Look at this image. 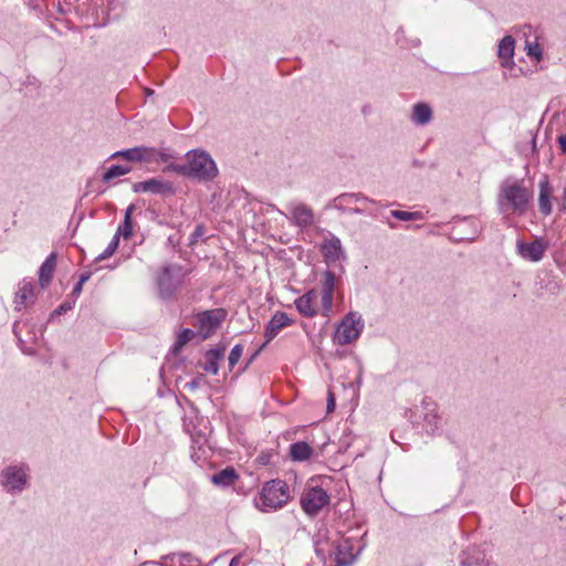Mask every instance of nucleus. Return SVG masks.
I'll return each mask as SVG.
<instances>
[{
  "label": "nucleus",
  "instance_id": "1",
  "mask_svg": "<svg viewBox=\"0 0 566 566\" xmlns=\"http://www.w3.org/2000/svg\"><path fill=\"white\" fill-rule=\"evenodd\" d=\"M532 199L533 191L524 185V180H505L500 186L497 206L501 213L523 216Z\"/></svg>",
  "mask_w": 566,
  "mask_h": 566
},
{
  "label": "nucleus",
  "instance_id": "2",
  "mask_svg": "<svg viewBox=\"0 0 566 566\" xmlns=\"http://www.w3.org/2000/svg\"><path fill=\"white\" fill-rule=\"evenodd\" d=\"M187 164L178 165L175 171L191 178L210 181L218 175V168L211 156L203 150H190L186 155Z\"/></svg>",
  "mask_w": 566,
  "mask_h": 566
},
{
  "label": "nucleus",
  "instance_id": "3",
  "mask_svg": "<svg viewBox=\"0 0 566 566\" xmlns=\"http://www.w3.org/2000/svg\"><path fill=\"white\" fill-rule=\"evenodd\" d=\"M30 474L27 463L12 462L0 470V486L10 495H19L29 488Z\"/></svg>",
  "mask_w": 566,
  "mask_h": 566
},
{
  "label": "nucleus",
  "instance_id": "4",
  "mask_svg": "<svg viewBox=\"0 0 566 566\" xmlns=\"http://www.w3.org/2000/svg\"><path fill=\"white\" fill-rule=\"evenodd\" d=\"M184 272L178 264L164 265L156 275V285L160 298H169L182 284Z\"/></svg>",
  "mask_w": 566,
  "mask_h": 566
},
{
  "label": "nucleus",
  "instance_id": "5",
  "mask_svg": "<svg viewBox=\"0 0 566 566\" xmlns=\"http://www.w3.org/2000/svg\"><path fill=\"white\" fill-rule=\"evenodd\" d=\"M290 500L289 486L281 480H272L262 488L261 501L264 507L277 510Z\"/></svg>",
  "mask_w": 566,
  "mask_h": 566
},
{
  "label": "nucleus",
  "instance_id": "6",
  "mask_svg": "<svg viewBox=\"0 0 566 566\" xmlns=\"http://www.w3.org/2000/svg\"><path fill=\"white\" fill-rule=\"evenodd\" d=\"M364 328L361 315L349 312L337 326L334 333V342L344 345L356 340Z\"/></svg>",
  "mask_w": 566,
  "mask_h": 566
},
{
  "label": "nucleus",
  "instance_id": "7",
  "mask_svg": "<svg viewBox=\"0 0 566 566\" xmlns=\"http://www.w3.org/2000/svg\"><path fill=\"white\" fill-rule=\"evenodd\" d=\"M223 308H214L199 313L196 317V326L198 328L199 339L210 337L226 318Z\"/></svg>",
  "mask_w": 566,
  "mask_h": 566
},
{
  "label": "nucleus",
  "instance_id": "8",
  "mask_svg": "<svg viewBox=\"0 0 566 566\" xmlns=\"http://www.w3.org/2000/svg\"><path fill=\"white\" fill-rule=\"evenodd\" d=\"M328 503L329 496L327 492L319 486L305 490L301 497L302 509L311 516L316 515Z\"/></svg>",
  "mask_w": 566,
  "mask_h": 566
},
{
  "label": "nucleus",
  "instance_id": "9",
  "mask_svg": "<svg viewBox=\"0 0 566 566\" xmlns=\"http://www.w3.org/2000/svg\"><path fill=\"white\" fill-rule=\"evenodd\" d=\"M364 547L365 544L357 545L350 537L343 538L336 546V565H353Z\"/></svg>",
  "mask_w": 566,
  "mask_h": 566
},
{
  "label": "nucleus",
  "instance_id": "10",
  "mask_svg": "<svg viewBox=\"0 0 566 566\" xmlns=\"http://www.w3.org/2000/svg\"><path fill=\"white\" fill-rule=\"evenodd\" d=\"M421 418L422 429L428 434H434L441 427V417L438 413L437 403L429 399L423 398L421 401Z\"/></svg>",
  "mask_w": 566,
  "mask_h": 566
},
{
  "label": "nucleus",
  "instance_id": "11",
  "mask_svg": "<svg viewBox=\"0 0 566 566\" xmlns=\"http://www.w3.org/2000/svg\"><path fill=\"white\" fill-rule=\"evenodd\" d=\"M336 285V275L333 271L326 270L321 277L322 310L323 315L328 316L333 308L334 292Z\"/></svg>",
  "mask_w": 566,
  "mask_h": 566
},
{
  "label": "nucleus",
  "instance_id": "12",
  "mask_svg": "<svg viewBox=\"0 0 566 566\" xmlns=\"http://www.w3.org/2000/svg\"><path fill=\"white\" fill-rule=\"evenodd\" d=\"M291 220L297 228L305 229L314 223V211L305 203L289 205Z\"/></svg>",
  "mask_w": 566,
  "mask_h": 566
},
{
  "label": "nucleus",
  "instance_id": "13",
  "mask_svg": "<svg viewBox=\"0 0 566 566\" xmlns=\"http://www.w3.org/2000/svg\"><path fill=\"white\" fill-rule=\"evenodd\" d=\"M547 249V244L543 240L536 239L531 243L517 241L516 250L517 253L525 260L532 262H538L543 259L544 253Z\"/></svg>",
  "mask_w": 566,
  "mask_h": 566
},
{
  "label": "nucleus",
  "instance_id": "14",
  "mask_svg": "<svg viewBox=\"0 0 566 566\" xmlns=\"http://www.w3.org/2000/svg\"><path fill=\"white\" fill-rule=\"evenodd\" d=\"M321 252L326 263L340 261L346 258L342 242L335 235H331L324 239L323 243L321 244Z\"/></svg>",
  "mask_w": 566,
  "mask_h": 566
},
{
  "label": "nucleus",
  "instance_id": "15",
  "mask_svg": "<svg viewBox=\"0 0 566 566\" xmlns=\"http://www.w3.org/2000/svg\"><path fill=\"white\" fill-rule=\"evenodd\" d=\"M553 186L549 182L547 176H543V178L538 182V211L547 217L553 211Z\"/></svg>",
  "mask_w": 566,
  "mask_h": 566
},
{
  "label": "nucleus",
  "instance_id": "16",
  "mask_svg": "<svg viewBox=\"0 0 566 566\" xmlns=\"http://www.w3.org/2000/svg\"><path fill=\"white\" fill-rule=\"evenodd\" d=\"M134 192H151V193H167L172 192V185L169 181H164L157 178H150L145 181L136 182L133 185Z\"/></svg>",
  "mask_w": 566,
  "mask_h": 566
},
{
  "label": "nucleus",
  "instance_id": "17",
  "mask_svg": "<svg viewBox=\"0 0 566 566\" xmlns=\"http://www.w3.org/2000/svg\"><path fill=\"white\" fill-rule=\"evenodd\" d=\"M514 50L515 40L512 35H505L497 45V57L500 63L505 69H511L514 65Z\"/></svg>",
  "mask_w": 566,
  "mask_h": 566
},
{
  "label": "nucleus",
  "instance_id": "18",
  "mask_svg": "<svg viewBox=\"0 0 566 566\" xmlns=\"http://www.w3.org/2000/svg\"><path fill=\"white\" fill-rule=\"evenodd\" d=\"M316 297L317 292L314 289L297 297L294 304L298 313L305 317H314L317 314V308L314 304Z\"/></svg>",
  "mask_w": 566,
  "mask_h": 566
},
{
  "label": "nucleus",
  "instance_id": "19",
  "mask_svg": "<svg viewBox=\"0 0 566 566\" xmlns=\"http://www.w3.org/2000/svg\"><path fill=\"white\" fill-rule=\"evenodd\" d=\"M329 531L325 526H321L313 536V544L316 555L324 559L326 554H331Z\"/></svg>",
  "mask_w": 566,
  "mask_h": 566
},
{
  "label": "nucleus",
  "instance_id": "20",
  "mask_svg": "<svg viewBox=\"0 0 566 566\" xmlns=\"http://www.w3.org/2000/svg\"><path fill=\"white\" fill-rule=\"evenodd\" d=\"M357 202H369L373 205H377L375 200L369 199L363 193H342L334 199V208L343 212H346L348 206Z\"/></svg>",
  "mask_w": 566,
  "mask_h": 566
},
{
  "label": "nucleus",
  "instance_id": "21",
  "mask_svg": "<svg viewBox=\"0 0 566 566\" xmlns=\"http://www.w3.org/2000/svg\"><path fill=\"white\" fill-rule=\"evenodd\" d=\"M432 118V108L427 103H417L413 105L410 119L415 125L426 126Z\"/></svg>",
  "mask_w": 566,
  "mask_h": 566
},
{
  "label": "nucleus",
  "instance_id": "22",
  "mask_svg": "<svg viewBox=\"0 0 566 566\" xmlns=\"http://www.w3.org/2000/svg\"><path fill=\"white\" fill-rule=\"evenodd\" d=\"M191 562L189 554H169L163 556L159 562H144L139 566H187Z\"/></svg>",
  "mask_w": 566,
  "mask_h": 566
},
{
  "label": "nucleus",
  "instance_id": "23",
  "mask_svg": "<svg viewBox=\"0 0 566 566\" xmlns=\"http://www.w3.org/2000/svg\"><path fill=\"white\" fill-rule=\"evenodd\" d=\"M458 566H490L485 554L478 548H471L460 555Z\"/></svg>",
  "mask_w": 566,
  "mask_h": 566
},
{
  "label": "nucleus",
  "instance_id": "24",
  "mask_svg": "<svg viewBox=\"0 0 566 566\" xmlns=\"http://www.w3.org/2000/svg\"><path fill=\"white\" fill-rule=\"evenodd\" d=\"M292 319L287 316L284 312H276L272 318L269 321L266 328H265V336L268 337V340H271L274 338L280 329L284 326L290 325Z\"/></svg>",
  "mask_w": 566,
  "mask_h": 566
},
{
  "label": "nucleus",
  "instance_id": "25",
  "mask_svg": "<svg viewBox=\"0 0 566 566\" xmlns=\"http://www.w3.org/2000/svg\"><path fill=\"white\" fill-rule=\"evenodd\" d=\"M55 268L56 254L51 253L39 270V284L42 289H45L51 283Z\"/></svg>",
  "mask_w": 566,
  "mask_h": 566
},
{
  "label": "nucleus",
  "instance_id": "26",
  "mask_svg": "<svg viewBox=\"0 0 566 566\" xmlns=\"http://www.w3.org/2000/svg\"><path fill=\"white\" fill-rule=\"evenodd\" d=\"M151 149L147 147H134L114 153L111 157H122L132 163H142L148 159Z\"/></svg>",
  "mask_w": 566,
  "mask_h": 566
},
{
  "label": "nucleus",
  "instance_id": "27",
  "mask_svg": "<svg viewBox=\"0 0 566 566\" xmlns=\"http://www.w3.org/2000/svg\"><path fill=\"white\" fill-rule=\"evenodd\" d=\"M313 448L304 441H297L290 446V455L294 461H306L313 455Z\"/></svg>",
  "mask_w": 566,
  "mask_h": 566
},
{
  "label": "nucleus",
  "instance_id": "28",
  "mask_svg": "<svg viewBox=\"0 0 566 566\" xmlns=\"http://www.w3.org/2000/svg\"><path fill=\"white\" fill-rule=\"evenodd\" d=\"M33 295V285L29 281H22L19 284V289L15 293V310L20 311L22 307H25L28 301Z\"/></svg>",
  "mask_w": 566,
  "mask_h": 566
},
{
  "label": "nucleus",
  "instance_id": "29",
  "mask_svg": "<svg viewBox=\"0 0 566 566\" xmlns=\"http://www.w3.org/2000/svg\"><path fill=\"white\" fill-rule=\"evenodd\" d=\"M196 337L199 338L198 332H195L190 328H184L178 334L176 342L171 346L170 354H178L188 342L192 340Z\"/></svg>",
  "mask_w": 566,
  "mask_h": 566
},
{
  "label": "nucleus",
  "instance_id": "30",
  "mask_svg": "<svg viewBox=\"0 0 566 566\" xmlns=\"http://www.w3.org/2000/svg\"><path fill=\"white\" fill-rule=\"evenodd\" d=\"M238 478L235 470L232 468H226L220 472L212 475V482L217 485L228 486L231 485Z\"/></svg>",
  "mask_w": 566,
  "mask_h": 566
},
{
  "label": "nucleus",
  "instance_id": "31",
  "mask_svg": "<svg viewBox=\"0 0 566 566\" xmlns=\"http://www.w3.org/2000/svg\"><path fill=\"white\" fill-rule=\"evenodd\" d=\"M226 360V356H206V360L198 361V366L201 367L207 374L216 375L219 370L220 364Z\"/></svg>",
  "mask_w": 566,
  "mask_h": 566
},
{
  "label": "nucleus",
  "instance_id": "32",
  "mask_svg": "<svg viewBox=\"0 0 566 566\" xmlns=\"http://www.w3.org/2000/svg\"><path fill=\"white\" fill-rule=\"evenodd\" d=\"M132 168L124 165H113L103 175V181L109 182L111 180L130 172Z\"/></svg>",
  "mask_w": 566,
  "mask_h": 566
},
{
  "label": "nucleus",
  "instance_id": "33",
  "mask_svg": "<svg viewBox=\"0 0 566 566\" xmlns=\"http://www.w3.org/2000/svg\"><path fill=\"white\" fill-rule=\"evenodd\" d=\"M390 214L402 221H416L422 219V213L419 211L409 212V211H402V210H392Z\"/></svg>",
  "mask_w": 566,
  "mask_h": 566
},
{
  "label": "nucleus",
  "instance_id": "34",
  "mask_svg": "<svg viewBox=\"0 0 566 566\" xmlns=\"http://www.w3.org/2000/svg\"><path fill=\"white\" fill-rule=\"evenodd\" d=\"M119 244L118 235H114L111 242L108 243L107 248L95 258V262H101L103 260H106L111 258L114 252L117 250Z\"/></svg>",
  "mask_w": 566,
  "mask_h": 566
},
{
  "label": "nucleus",
  "instance_id": "35",
  "mask_svg": "<svg viewBox=\"0 0 566 566\" xmlns=\"http://www.w3.org/2000/svg\"><path fill=\"white\" fill-rule=\"evenodd\" d=\"M525 50H526V54L531 59H534L535 61H539L543 56L542 48L538 44V42H536V41H534V42L526 41Z\"/></svg>",
  "mask_w": 566,
  "mask_h": 566
},
{
  "label": "nucleus",
  "instance_id": "36",
  "mask_svg": "<svg viewBox=\"0 0 566 566\" xmlns=\"http://www.w3.org/2000/svg\"><path fill=\"white\" fill-rule=\"evenodd\" d=\"M114 235H118V239H120V237L129 239L133 235V220H128V217L124 218V221L119 224Z\"/></svg>",
  "mask_w": 566,
  "mask_h": 566
},
{
  "label": "nucleus",
  "instance_id": "37",
  "mask_svg": "<svg viewBox=\"0 0 566 566\" xmlns=\"http://www.w3.org/2000/svg\"><path fill=\"white\" fill-rule=\"evenodd\" d=\"M73 305L74 303H71V302H64L62 303L61 305H59L51 314L52 317L56 316V315H62V314H65L66 312H69L70 310L73 308Z\"/></svg>",
  "mask_w": 566,
  "mask_h": 566
},
{
  "label": "nucleus",
  "instance_id": "38",
  "mask_svg": "<svg viewBox=\"0 0 566 566\" xmlns=\"http://www.w3.org/2000/svg\"><path fill=\"white\" fill-rule=\"evenodd\" d=\"M228 358V369L233 371L235 365L239 363L242 356H226Z\"/></svg>",
  "mask_w": 566,
  "mask_h": 566
},
{
  "label": "nucleus",
  "instance_id": "39",
  "mask_svg": "<svg viewBox=\"0 0 566 566\" xmlns=\"http://www.w3.org/2000/svg\"><path fill=\"white\" fill-rule=\"evenodd\" d=\"M327 412H332L335 409V399L334 395L329 391L328 392V399H327Z\"/></svg>",
  "mask_w": 566,
  "mask_h": 566
},
{
  "label": "nucleus",
  "instance_id": "40",
  "mask_svg": "<svg viewBox=\"0 0 566 566\" xmlns=\"http://www.w3.org/2000/svg\"><path fill=\"white\" fill-rule=\"evenodd\" d=\"M205 232V227L202 224H198L192 233L193 240L201 237Z\"/></svg>",
  "mask_w": 566,
  "mask_h": 566
},
{
  "label": "nucleus",
  "instance_id": "41",
  "mask_svg": "<svg viewBox=\"0 0 566 566\" xmlns=\"http://www.w3.org/2000/svg\"><path fill=\"white\" fill-rule=\"evenodd\" d=\"M560 150L566 154V135H560L557 138Z\"/></svg>",
  "mask_w": 566,
  "mask_h": 566
},
{
  "label": "nucleus",
  "instance_id": "42",
  "mask_svg": "<svg viewBox=\"0 0 566 566\" xmlns=\"http://www.w3.org/2000/svg\"><path fill=\"white\" fill-rule=\"evenodd\" d=\"M135 205H129L126 210H125V216L124 218H127L128 217V220H133L132 217H133V212L135 211Z\"/></svg>",
  "mask_w": 566,
  "mask_h": 566
},
{
  "label": "nucleus",
  "instance_id": "43",
  "mask_svg": "<svg viewBox=\"0 0 566 566\" xmlns=\"http://www.w3.org/2000/svg\"><path fill=\"white\" fill-rule=\"evenodd\" d=\"M347 213H350V214H363L365 213L366 211L364 209H360V208H348L346 210Z\"/></svg>",
  "mask_w": 566,
  "mask_h": 566
},
{
  "label": "nucleus",
  "instance_id": "44",
  "mask_svg": "<svg viewBox=\"0 0 566 566\" xmlns=\"http://www.w3.org/2000/svg\"><path fill=\"white\" fill-rule=\"evenodd\" d=\"M82 289H83V285L81 283H76L75 286L73 287V291H72V294L75 295V296H78L82 292Z\"/></svg>",
  "mask_w": 566,
  "mask_h": 566
},
{
  "label": "nucleus",
  "instance_id": "45",
  "mask_svg": "<svg viewBox=\"0 0 566 566\" xmlns=\"http://www.w3.org/2000/svg\"><path fill=\"white\" fill-rule=\"evenodd\" d=\"M91 277V273L87 272V273H83L81 276H80V280H78V283H81L82 285L87 282Z\"/></svg>",
  "mask_w": 566,
  "mask_h": 566
},
{
  "label": "nucleus",
  "instance_id": "46",
  "mask_svg": "<svg viewBox=\"0 0 566 566\" xmlns=\"http://www.w3.org/2000/svg\"><path fill=\"white\" fill-rule=\"evenodd\" d=\"M253 357H254V356H251V358L247 359V360L244 361V365L238 369V371L235 373V375L241 374V373H242V371H243V370H244V369L250 365V363L252 361V358H253Z\"/></svg>",
  "mask_w": 566,
  "mask_h": 566
},
{
  "label": "nucleus",
  "instance_id": "47",
  "mask_svg": "<svg viewBox=\"0 0 566 566\" xmlns=\"http://www.w3.org/2000/svg\"><path fill=\"white\" fill-rule=\"evenodd\" d=\"M243 350L242 346L240 344H237L232 347L229 354H241Z\"/></svg>",
  "mask_w": 566,
  "mask_h": 566
},
{
  "label": "nucleus",
  "instance_id": "48",
  "mask_svg": "<svg viewBox=\"0 0 566 566\" xmlns=\"http://www.w3.org/2000/svg\"><path fill=\"white\" fill-rule=\"evenodd\" d=\"M562 210L566 211V187L563 190V198H562Z\"/></svg>",
  "mask_w": 566,
  "mask_h": 566
},
{
  "label": "nucleus",
  "instance_id": "49",
  "mask_svg": "<svg viewBox=\"0 0 566 566\" xmlns=\"http://www.w3.org/2000/svg\"><path fill=\"white\" fill-rule=\"evenodd\" d=\"M240 565V557L239 556H235L231 559L230 562V565L229 566H239Z\"/></svg>",
  "mask_w": 566,
  "mask_h": 566
},
{
  "label": "nucleus",
  "instance_id": "50",
  "mask_svg": "<svg viewBox=\"0 0 566 566\" xmlns=\"http://www.w3.org/2000/svg\"><path fill=\"white\" fill-rule=\"evenodd\" d=\"M206 354H211V355L220 354V350L217 348H210Z\"/></svg>",
  "mask_w": 566,
  "mask_h": 566
},
{
  "label": "nucleus",
  "instance_id": "51",
  "mask_svg": "<svg viewBox=\"0 0 566 566\" xmlns=\"http://www.w3.org/2000/svg\"><path fill=\"white\" fill-rule=\"evenodd\" d=\"M147 95H151L154 92L151 90H146Z\"/></svg>",
  "mask_w": 566,
  "mask_h": 566
},
{
  "label": "nucleus",
  "instance_id": "52",
  "mask_svg": "<svg viewBox=\"0 0 566 566\" xmlns=\"http://www.w3.org/2000/svg\"><path fill=\"white\" fill-rule=\"evenodd\" d=\"M535 146H536V140H535V138H533V148H535Z\"/></svg>",
  "mask_w": 566,
  "mask_h": 566
}]
</instances>
